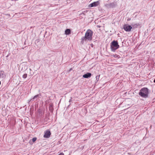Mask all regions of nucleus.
<instances>
[{"label":"nucleus","instance_id":"f257e3e1","mask_svg":"<svg viewBox=\"0 0 155 155\" xmlns=\"http://www.w3.org/2000/svg\"><path fill=\"white\" fill-rule=\"evenodd\" d=\"M149 90L147 88L144 87L140 90L139 94L143 98H147L148 96Z\"/></svg>","mask_w":155,"mask_h":155},{"label":"nucleus","instance_id":"f03ea898","mask_svg":"<svg viewBox=\"0 0 155 155\" xmlns=\"http://www.w3.org/2000/svg\"><path fill=\"white\" fill-rule=\"evenodd\" d=\"M93 32L90 29L86 31L84 36L85 41H91L92 39Z\"/></svg>","mask_w":155,"mask_h":155},{"label":"nucleus","instance_id":"7ed1b4c3","mask_svg":"<svg viewBox=\"0 0 155 155\" xmlns=\"http://www.w3.org/2000/svg\"><path fill=\"white\" fill-rule=\"evenodd\" d=\"M120 47L117 41H113L110 44V48L111 51H115Z\"/></svg>","mask_w":155,"mask_h":155},{"label":"nucleus","instance_id":"20e7f679","mask_svg":"<svg viewBox=\"0 0 155 155\" xmlns=\"http://www.w3.org/2000/svg\"><path fill=\"white\" fill-rule=\"evenodd\" d=\"M132 28L131 26L127 24L124 25V28L126 31H130Z\"/></svg>","mask_w":155,"mask_h":155},{"label":"nucleus","instance_id":"39448f33","mask_svg":"<svg viewBox=\"0 0 155 155\" xmlns=\"http://www.w3.org/2000/svg\"><path fill=\"white\" fill-rule=\"evenodd\" d=\"M51 135V133L50 130H48L45 132L44 137L45 138H48L50 137Z\"/></svg>","mask_w":155,"mask_h":155},{"label":"nucleus","instance_id":"423d86ee","mask_svg":"<svg viewBox=\"0 0 155 155\" xmlns=\"http://www.w3.org/2000/svg\"><path fill=\"white\" fill-rule=\"evenodd\" d=\"M100 2L99 1L94 2L92 3L89 5V7H96L97 6L99 5Z\"/></svg>","mask_w":155,"mask_h":155},{"label":"nucleus","instance_id":"0eeeda50","mask_svg":"<svg viewBox=\"0 0 155 155\" xmlns=\"http://www.w3.org/2000/svg\"><path fill=\"white\" fill-rule=\"evenodd\" d=\"M91 76V73H87L83 75V77L85 78H90Z\"/></svg>","mask_w":155,"mask_h":155},{"label":"nucleus","instance_id":"6e6552de","mask_svg":"<svg viewBox=\"0 0 155 155\" xmlns=\"http://www.w3.org/2000/svg\"><path fill=\"white\" fill-rule=\"evenodd\" d=\"M71 33V30L70 29H67L65 31V34L66 35H69Z\"/></svg>","mask_w":155,"mask_h":155},{"label":"nucleus","instance_id":"1a4fd4ad","mask_svg":"<svg viewBox=\"0 0 155 155\" xmlns=\"http://www.w3.org/2000/svg\"><path fill=\"white\" fill-rule=\"evenodd\" d=\"M112 57H113L114 58L118 59L120 58V56L119 55L116 54H113L111 55Z\"/></svg>","mask_w":155,"mask_h":155},{"label":"nucleus","instance_id":"9d476101","mask_svg":"<svg viewBox=\"0 0 155 155\" xmlns=\"http://www.w3.org/2000/svg\"><path fill=\"white\" fill-rule=\"evenodd\" d=\"M27 74H24L23 75L22 77H23V78H27Z\"/></svg>","mask_w":155,"mask_h":155},{"label":"nucleus","instance_id":"9b49d317","mask_svg":"<svg viewBox=\"0 0 155 155\" xmlns=\"http://www.w3.org/2000/svg\"><path fill=\"white\" fill-rule=\"evenodd\" d=\"M100 75H97L96 76V79L97 80V81H98L99 79Z\"/></svg>","mask_w":155,"mask_h":155},{"label":"nucleus","instance_id":"f8f14e48","mask_svg":"<svg viewBox=\"0 0 155 155\" xmlns=\"http://www.w3.org/2000/svg\"><path fill=\"white\" fill-rule=\"evenodd\" d=\"M37 140V138L36 137H34L32 138V141L34 142H35V141H36Z\"/></svg>","mask_w":155,"mask_h":155},{"label":"nucleus","instance_id":"ddd939ff","mask_svg":"<svg viewBox=\"0 0 155 155\" xmlns=\"http://www.w3.org/2000/svg\"><path fill=\"white\" fill-rule=\"evenodd\" d=\"M38 95H35V96H34V98H33V99H34L35 98L37 97H38Z\"/></svg>","mask_w":155,"mask_h":155},{"label":"nucleus","instance_id":"4468645a","mask_svg":"<svg viewBox=\"0 0 155 155\" xmlns=\"http://www.w3.org/2000/svg\"><path fill=\"white\" fill-rule=\"evenodd\" d=\"M58 155H64V154L63 153H61L59 154Z\"/></svg>","mask_w":155,"mask_h":155},{"label":"nucleus","instance_id":"2eb2a0df","mask_svg":"<svg viewBox=\"0 0 155 155\" xmlns=\"http://www.w3.org/2000/svg\"><path fill=\"white\" fill-rule=\"evenodd\" d=\"M84 12L85 13V12H83L82 14H83L84 15H85V13H84Z\"/></svg>","mask_w":155,"mask_h":155},{"label":"nucleus","instance_id":"dca6fc26","mask_svg":"<svg viewBox=\"0 0 155 155\" xmlns=\"http://www.w3.org/2000/svg\"><path fill=\"white\" fill-rule=\"evenodd\" d=\"M138 25H138V24H136V25H136L137 26H138Z\"/></svg>","mask_w":155,"mask_h":155},{"label":"nucleus","instance_id":"f3484780","mask_svg":"<svg viewBox=\"0 0 155 155\" xmlns=\"http://www.w3.org/2000/svg\"><path fill=\"white\" fill-rule=\"evenodd\" d=\"M154 83H155V79L154 80Z\"/></svg>","mask_w":155,"mask_h":155}]
</instances>
